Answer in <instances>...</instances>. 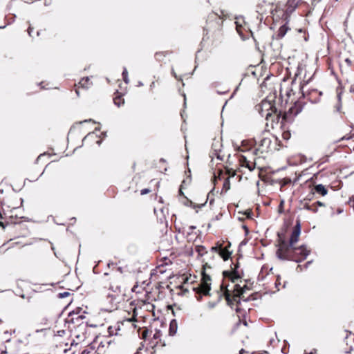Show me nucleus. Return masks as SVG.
<instances>
[{
    "mask_svg": "<svg viewBox=\"0 0 354 354\" xmlns=\"http://www.w3.org/2000/svg\"><path fill=\"white\" fill-rule=\"evenodd\" d=\"M276 93L268 95L259 104L255 106V109L262 116L265 117L266 126L269 125L274 128V125L280 123L281 125L286 122H291L295 116L305 109L306 103L304 100L299 98L296 101L288 110L283 111L277 104Z\"/></svg>",
    "mask_w": 354,
    "mask_h": 354,
    "instance_id": "nucleus-1",
    "label": "nucleus"
},
{
    "mask_svg": "<svg viewBox=\"0 0 354 354\" xmlns=\"http://www.w3.org/2000/svg\"><path fill=\"white\" fill-rule=\"evenodd\" d=\"M281 147L280 141L278 138L270 135V136H262L259 142L255 138L245 139V152L248 153L245 156V168H248L250 171L254 172V183H259L261 169L257 168L256 170V158H254L253 161L248 160L250 155H257L258 151L261 153H266L272 151L279 150Z\"/></svg>",
    "mask_w": 354,
    "mask_h": 354,
    "instance_id": "nucleus-2",
    "label": "nucleus"
},
{
    "mask_svg": "<svg viewBox=\"0 0 354 354\" xmlns=\"http://www.w3.org/2000/svg\"><path fill=\"white\" fill-rule=\"evenodd\" d=\"M223 275L225 277H228L234 284L232 290L226 289L224 295L227 304L238 313L239 321L236 324V327H238L242 321L241 315H240L242 311L241 297L243 294V288L240 285L241 277L236 269H234L232 272L225 271L223 272Z\"/></svg>",
    "mask_w": 354,
    "mask_h": 354,
    "instance_id": "nucleus-3",
    "label": "nucleus"
},
{
    "mask_svg": "<svg viewBox=\"0 0 354 354\" xmlns=\"http://www.w3.org/2000/svg\"><path fill=\"white\" fill-rule=\"evenodd\" d=\"M310 251L304 246L290 248L288 246V243L281 239H279V243L277 250V255L281 259L291 260L296 262H300L305 260Z\"/></svg>",
    "mask_w": 354,
    "mask_h": 354,
    "instance_id": "nucleus-4",
    "label": "nucleus"
},
{
    "mask_svg": "<svg viewBox=\"0 0 354 354\" xmlns=\"http://www.w3.org/2000/svg\"><path fill=\"white\" fill-rule=\"evenodd\" d=\"M222 144L219 140H214L212 145V151L210 152V158H212V162L215 161V159L222 161L224 158V154L221 149Z\"/></svg>",
    "mask_w": 354,
    "mask_h": 354,
    "instance_id": "nucleus-5",
    "label": "nucleus"
},
{
    "mask_svg": "<svg viewBox=\"0 0 354 354\" xmlns=\"http://www.w3.org/2000/svg\"><path fill=\"white\" fill-rule=\"evenodd\" d=\"M231 246V243L227 242L224 246V243H218L216 246L212 247L211 250L213 252H217L219 256L224 260H227L230 255L232 254V251L229 250Z\"/></svg>",
    "mask_w": 354,
    "mask_h": 354,
    "instance_id": "nucleus-6",
    "label": "nucleus"
},
{
    "mask_svg": "<svg viewBox=\"0 0 354 354\" xmlns=\"http://www.w3.org/2000/svg\"><path fill=\"white\" fill-rule=\"evenodd\" d=\"M210 281H211L210 277L205 274H203L201 283L198 285V286L197 288H195L197 293L203 294L204 295H209V292L211 289L210 288V285H211Z\"/></svg>",
    "mask_w": 354,
    "mask_h": 354,
    "instance_id": "nucleus-7",
    "label": "nucleus"
},
{
    "mask_svg": "<svg viewBox=\"0 0 354 354\" xmlns=\"http://www.w3.org/2000/svg\"><path fill=\"white\" fill-rule=\"evenodd\" d=\"M301 89L303 90V86L301 87ZM302 94L304 98L306 97L308 100L312 103L319 102L322 96V92L318 91L316 88L310 89L306 92V93L302 91Z\"/></svg>",
    "mask_w": 354,
    "mask_h": 354,
    "instance_id": "nucleus-8",
    "label": "nucleus"
},
{
    "mask_svg": "<svg viewBox=\"0 0 354 354\" xmlns=\"http://www.w3.org/2000/svg\"><path fill=\"white\" fill-rule=\"evenodd\" d=\"M259 281H264L262 283L261 286L264 287V290L266 292L274 293L276 292V288L274 284V281H272L270 279H266V275L263 276V269L258 276Z\"/></svg>",
    "mask_w": 354,
    "mask_h": 354,
    "instance_id": "nucleus-9",
    "label": "nucleus"
},
{
    "mask_svg": "<svg viewBox=\"0 0 354 354\" xmlns=\"http://www.w3.org/2000/svg\"><path fill=\"white\" fill-rule=\"evenodd\" d=\"M266 279H270L272 281H274V286L276 288V292L279 291L280 290L286 288L287 282L283 281L281 282V278L279 275L275 276L272 273V274H266Z\"/></svg>",
    "mask_w": 354,
    "mask_h": 354,
    "instance_id": "nucleus-10",
    "label": "nucleus"
},
{
    "mask_svg": "<svg viewBox=\"0 0 354 354\" xmlns=\"http://www.w3.org/2000/svg\"><path fill=\"white\" fill-rule=\"evenodd\" d=\"M302 0H288L286 4V11L284 15L287 20L289 15L292 13L299 6Z\"/></svg>",
    "mask_w": 354,
    "mask_h": 354,
    "instance_id": "nucleus-11",
    "label": "nucleus"
},
{
    "mask_svg": "<svg viewBox=\"0 0 354 354\" xmlns=\"http://www.w3.org/2000/svg\"><path fill=\"white\" fill-rule=\"evenodd\" d=\"M301 228L299 224L296 225L292 232V234L290 237L289 243H288V246L290 248L294 247L295 243H296L300 235Z\"/></svg>",
    "mask_w": 354,
    "mask_h": 354,
    "instance_id": "nucleus-12",
    "label": "nucleus"
},
{
    "mask_svg": "<svg viewBox=\"0 0 354 354\" xmlns=\"http://www.w3.org/2000/svg\"><path fill=\"white\" fill-rule=\"evenodd\" d=\"M311 194H317L319 196H324L328 194L327 188L322 184L315 185L311 189Z\"/></svg>",
    "mask_w": 354,
    "mask_h": 354,
    "instance_id": "nucleus-13",
    "label": "nucleus"
},
{
    "mask_svg": "<svg viewBox=\"0 0 354 354\" xmlns=\"http://www.w3.org/2000/svg\"><path fill=\"white\" fill-rule=\"evenodd\" d=\"M290 30V28L286 25V24H284L283 26H281L277 32V35H276V39H282L285 35L287 33V32Z\"/></svg>",
    "mask_w": 354,
    "mask_h": 354,
    "instance_id": "nucleus-14",
    "label": "nucleus"
},
{
    "mask_svg": "<svg viewBox=\"0 0 354 354\" xmlns=\"http://www.w3.org/2000/svg\"><path fill=\"white\" fill-rule=\"evenodd\" d=\"M294 81H292L291 85L290 86H288L287 88H283L281 86L280 95H286V96L290 97L291 95L292 92L293 91L292 85L294 84Z\"/></svg>",
    "mask_w": 354,
    "mask_h": 354,
    "instance_id": "nucleus-15",
    "label": "nucleus"
},
{
    "mask_svg": "<svg viewBox=\"0 0 354 354\" xmlns=\"http://www.w3.org/2000/svg\"><path fill=\"white\" fill-rule=\"evenodd\" d=\"M236 21L234 22V24H236V30L238 32V34L241 36V37L242 38L243 37V30H242V24L241 23L240 21H243V19L240 17H236Z\"/></svg>",
    "mask_w": 354,
    "mask_h": 354,
    "instance_id": "nucleus-16",
    "label": "nucleus"
},
{
    "mask_svg": "<svg viewBox=\"0 0 354 354\" xmlns=\"http://www.w3.org/2000/svg\"><path fill=\"white\" fill-rule=\"evenodd\" d=\"M261 297V294L256 291L253 293L250 294L247 297H245V301H254Z\"/></svg>",
    "mask_w": 354,
    "mask_h": 354,
    "instance_id": "nucleus-17",
    "label": "nucleus"
},
{
    "mask_svg": "<svg viewBox=\"0 0 354 354\" xmlns=\"http://www.w3.org/2000/svg\"><path fill=\"white\" fill-rule=\"evenodd\" d=\"M177 330V323L176 320H172L169 325V335H174L176 334Z\"/></svg>",
    "mask_w": 354,
    "mask_h": 354,
    "instance_id": "nucleus-18",
    "label": "nucleus"
},
{
    "mask_svg": "<svg viewBox=\"0 0 354 354\" xmlns=\"http://www.w3.org/2000/svg\"><path fill=\"white\" fill-rule=\"evenodd\" d=\"M304 208L308 211H310L313 213H315L317 212V208L315 207V203H313L310 205L309 203H306L304 205Z\"/></svg>",
    "mask_w": 354,
    "mask_h": 354,
    "instance_id": "nucleus-19",
    "label": "nucleus"
},
{
    "mask_svg": "<svg viewBox=\"0 0 354 354\" xmlns=\"http://www.w3.org/2000/svg\"><path fill=\"white\" fill-rule=\"evenodd\" d=\"M79 84L82 87V88H88L90 84H91V82H90V80L88 77H85V78H82L80 82H79Z\"/></svg>",
    "mask_w": 354,
    "mask_h": 354,
    "instance_id": "nucleus-20",
    "label": "nucleus"
},
{
    "mask_svg": "<svg viewBox=\"0 0 354 354\" xmlns=\"http://www.w3.org/2000/svg\"><path fill=\"white\" fill-rule=\"evenodd\" d=\"M338 97V102L337 104L335 106V111L339 113L344 114V113L342 111V100H341V95L339 94L337 95Z\"/></svg>",
    "mask_w": 354,
    "mask_h": 354,
    "instance_id": "nucleus-21",
    "label": "nucleus"
},
{
    "mask_svg": "<svg viewBox=\"0 0 354 354\" xmlns=\"http://www.w3.org/2000/svg\"><path fill=\"white\" fill-rule=\"evenodd\" d=\"M291 179L290 178H284L282 180H280L279 184L281 185V191L283 190V188L286 187L288 185H290L291 183Z\"/></svg>",
    "mask_w": 354,
    "mask_h": 354,
    "instance_id": "nucleus-22",
    "label": "nucleus"
},
{
    "mask_svg": "<svg viewBox=\"0 0 354 354\" xmlns=\"http://www.w3.org/2000/svg\"><path fill=\"white\" fill-rule=\"evenodd\" d=\"M254 213L251 209H248L245 210V220L248 219L250 221H254L252 216Z\"/></svg>",
    "mask_w": 354,
    "mask_h": 354,
    "instance_id": "nucleus-23",
    "label": "nucleus"
},
{
    "mask_svg": "<svg viewBox=\"0 0 354 354\" xmlns=\"http://www.w3.org/2000/svg\"><path fill=\"white\" fill-rule=\"evenodd\" d=\"M254 284V281H251L250 279H245V294L247 290H251Z\"/></svg>",
    "mask_w": 354,
    "mask_h": 354,
    "instance_id": "nucleus-24",
    "label": "nucleus"
},
{
    "mask_svg": "<svg viewBox=\"0 0 354 354\" xmlns=\"http://www.w3.org/2000/svg\"><path fill=\"white\" fill-rule=\"evenodd\" d=\"M122 75V77H123L124 82L126 84H128L129 82V77H128V71H127V68L125 67L123 69Z\"/></svg>",
    "mask_w": 354,
    "mask_h": 354,
    "instance_id": "nucleus-25",
    "label": "nucleus"
},
{
    "mask_svg": "<svg viewBox=\"0 0 354 354\" xmlns=\"http://www.w3.org/2000/svg\"><path fill=\"white\" fill-rule=\"evenodd\" d=\"M113 102H114V104L118 106H120L121 104H123L124 102V100L122 98H121L120 97H115L113 100Z\"/></svg>",
    "mask_w": 354,
    "mask_h": 354,
    "instance_id": "nucleus-26",
    "label": "nucleus"
},
{
    "mask_svg": "<svg viewBox=\"0 0 354 354\" xmlns=\"http://www.w3.org/2000/svg\"><path fill=\"white\" fill-rule=\"evenodd\" d=\"M107 299H110V302L111 303H113V302H118V295H111V294H109L108 295V297H107Z\"/></svg>",
    "mask_w": 354,
    "mask_h": 354,
    "instance_id": "nucleus-27",
    "label": "nucleus"
},
{
    "mask_svg": "<svg viewBox=\"0 0 354 354\" xmlns=\"http://www.w3.org/2000/svg\"><path fill=\"white\" fill-rule=\"evenodd\" d=\"M290 132L289 131H285L282 133V138L285 140H288L290 138Z\"/></svg>",
    "mask_w": 354,
    "mask_h": 354,
    "instance_id": "nucleus-28",
    "label": "nucleus"
},
{
    "mask_svg": "<svg viewBox=\"0 0 354 354\" xmlns=\"http://www.w3.org/2000/svg\"><path fill=\"white\" fill-rule=\"evenodd\" d=\"M315 203V207L318 209V207H325V204L320 201H317Z\"/></svg>",
    "mask_w": 354,
    "mask_h": 354,
    "instance_id": "nucleus-29",
    "label": "nucleus"
},
{
    "mask_svg": "<svg viewBox=\"0 0 354 354\" xmlns=\"http://www.w3.org/2000/svg\"><path fill=\"white\" fill-rule=\"evenodd\" d=\"M345 62L346 63L347 66H353V62L350 58H346Z\"/></svg>",
    "mask_w": 354,
    "mask_h": 354,
    "instance_id": "nucleus-30",
    "label": "nucleus"
},
{
    "mask_svg": "<svg viewBox=\"0 0 354 354\" xmlns=\"http://www.w3.org/2000/svg\"><path fill=\"white\" fill-rule=\"evenodd\" d=\"M68 295H69V292H63V293H59V297L60 298H64V297H67Z\"/></svg>",
    "mask_w": 354,
    "mask_h": 354,
    "instance_id": "nucleus-31",
    "label": "nucleus"
},
{
    "mask_svg": "<svg viewBox=\"0 0 354 354\" xmlns=\"http://www.w3.org/2000/svg\"><path fill=\"white\" fill-rule=\"evenodd\" d=\"M205 248H204V247H203V246H200V247H198V253H199L200 254H201V255H202V254H203V252H205Z\"/></svg>",
    "mask_w": 354,
    "mask_h": 354,
    "instance_id": "nucleus-32",
    "label": "nucleus"
},
{
    "mask_svg": "<svg viewBox=\"0 0 354 354\" xmlns=\"http://www.w3.org/2000/svg\"><path fill=\"white\" fill-rule=\"evenodd\" d=\"M136 315H137L136 310V309H134L133 317L129 319V321H136Z\"/></svg>",
    "mask_w": 354,
    "mask_h": 354,
    "instance_id": "nucleus-33",
    "label": "nucleus"
},
{
    "mask_svg": "<svg viewBox=\"0 0 354 354\" xmlns=\"http://www.w3.org/2000/svg\"><path fill=\"white\" fill-rule=\"evenodd\" d=\"M349 205L354 207V198H351L348 202Z\"/></svg>",
    "mask_w": 354,
    "mask_h": 354,
    "instance_id": "nucleus-34",
    "label": "nucleus"
},
{
    "mask_svg": "<svg viewBox=\"0 0 354 354\" xmlns=\"http://www.w3.org/2000/svg\"><path fill=\"white\" fill-rule=\"evenodd\" d=\"M149 192V189H142V190H141V194H142V195L146 194H147Z\"/></svg>",
    "mask_w": 354,
    "mask_h": 354,
    "instance_id": "nucleus-35",
    "label": "nucleus"
},
{
    "mask_svg": "<svg viewBox=\"0 0 354 354\" xmlns=\"http://www.w3.org/2000/svg\"><path fill=\"white\" fill-rule=\"evenodd\" d=\"M316 353H317V350L316 349H313L310 353H308L306 351H305V354H316Z\"/></svg>",
    "mask_w": 354,
    "mask_h": 354,
    "instance_id": "nucleus-36",
    "label": "nucleus"
},
{
    "mask_svg": "<svg viewBox=\"0 0 354 354\" xmlns=\"http://www.w3.org/2000/svg\"><path fill=\"white\" fill-rule=\"evenodd\" d=\"M31 32H32V28L29 27L28 29V33L30 36H31Z\"/></svg>",
    "mask_w": 354,
    "mask_h": 354,
    "instance_id": "nucleus-37",
    "label": "nucleus"
},
{
    "mask_svg": "<svg viewBox=\"0 0 354 354\" xmlns=\"http://www.w3.org/2000/svg\"><path fill=\"white\" fill-rule=\"evenodd\" d=\"M248 228L247 226L245 225V236L247 235L248 234Z\"/></svg>",
    "mask_w": 354,
    "mask_h": 354,
    "instance_id": "nucleus-38",
    "label": "nucleus"
},
{
    "mask_svg": "<svg viewBox=\"0 0 354 354\" xmlns=\"http://www.w3.org/2000/svg\"><path fill=\"white\" fill-rule=\"evenodd\" d=\"M281 351H282V353H285V354L288 353V351H286V347H283V348L281 349Z\"/></svg>",
    "mask_w": 354,
    "mask_h": 354,
    "instance_id": "nucleus-39",
    "label": "nucleus"
},
{
    "mask_svg": "<svg viewBox=\"0 0 354 354\" xmlns=\"http://www.w3.org/2000/svg\"><path fill=\"white\" fill-rule=\"evenodd\" d=\"M112 327H109L108 330H109V333L111 335L113 333V330H112Z\"/></svg>",
    "mask_w": 354,
    "mask_h": 354,
    "instance_id": "nucleus-40",
    "label": "nucleus"
},
{
    "mask_svg": "<svg viewBox=\"0 0 354 354\" xmlns=\"http://www.w3.org/2000/svg\"><path fill=\"white\" fill-rule=\"evenodd\" d=\"M118 270L120 272V273H122L123 271H122V268L121 267H118Z\"/></svg>",
    "mask_w": 354,
    "mask_h": 354,
    "instance_id": "nucleus-41",
    "label": "nucleus"
},
{
    "mask_svg": "<svg viewBox=\"0 0 354 354\" xmlns=\"http://www.w3.org/2000/svg\"><path fill=\"white\" fill-rule=\"evenodd\" d=\"M345 139H346V138H345V137H344V138H342V140H345ZM351 139V137H348V138H346V140H350Z\"/></svg>",
    "mask_w": 354,
    "mask_h": 354,
    "instance_id": "nucleus-42",
    "label": "nucleus"
},
{
    "mask_svg": "<svg viewBox=\"0 0 354 354\" xmlns=\"http://www.w3.org/2000/svg\"><path fill=\"white\" fill-rule=\"evenodd\" d=\"M239 354H243V348H241L240 351H239Z\"/></svg>",
    "mask_w": 354,
    "mask_h": 354,
    "instance_id": "nucleus-43",
    "label": "nucleus"
},
{
    "mask_svg": "<svg viewBox=\"0 0 354 354\" xmlns=\"http://www.w3.org/2000/svg\"><path fill=\"white\" fill-rule=\"evenodd\" d=\"M0 226H2V227H3V228H4V227H5V226H4V223H3V222H0Z\"/></svg>",
    "mask_w": 354,
    "mask_h": 354,
    "instance_id": "nucleus-44",
    "label": "nucleus"
},
{
    "mask_svg": "<svg viewBox=\"0 0 354 354\" xmlns=\"http://www.w3.org/2000/svg\"><path fill=\"white\" fill-rule=\"evenodd\" d=\"M0 217L1 218H3L2 212L0 210Z\"/></svg>",
    "mask_w": 354,
    "mask_h": 354,
    "instance_id": "nucleus-45",
    "label": "nucleus"
},
{
    "mask_svg": "<svg viewBox=\"0 0 354 354\" xmlns=\"http://www.w3.org/2000/svg\"><path fill=\"white\" fill-rule=\"evenodd\" d=\"M283 202L281 201V203H280V205H279V207H283Z\"/></svg>",
    "mask_w": 354,
    "mask_h": 354,
    "instance_id": "nucleus-46",
    "label": "nucleus"
},
{
    "mask_svg": "<svg viewBox=\"0 0 354 354\" xmlns=\"http://www.w3.org/2000/svg\"><path fill=\"white\" fill-rule=\"evenodd\" d=\"M237 218H238V219H239V220H240V221H241V220L243 219V218H242L241 216H238V217H237Z\"/></svg>",
    "mask_w": 354,
    "mask_h": 354,
    "instance_id": "nucleus-47",
    "label": "nucleus"
},
{
    "mask_svg": "<svg viewBox=\"0 0 354 354\" xmlns=\"http://www.w3.org/2000/svg\"><path fill=\"white\" fill-rule=\"evenodd\" d=\"M238 214H241V215H243V213H242L241 211H239V212H238Z\"/></svg>",
    "mask_w": 354,
    "mask_h": 354,
    "instance_id": "nucleus-48",
    "label": "nucleus"
},
{
    "mask_svg": "<svg viewBox=\"0 0 354 354\" xmlns=\"http://www.w3.org/2000/svg\"><path fill=\"white\" fill-rule=\"evenodd\" d=\"M225 91H218V93H224Z\"/></svg>",
    "mask_w": 354,
    "mask_h": 354,
    "instance_id": "nucleus-49",
    "label": "nucleus"
},
{
    "mask_svg": "<svg viewBox=\"0 0 354 354\" xmlns=\"http://www.w3.org/2000/svg\"><path fill=\"white\" fill-rule=\"evenodd\" d=\"M241 146H243V140L241 142Z\"/></svg>",
    "mask_w": 354,
    "mask_h": 354,
    "instance_id": "nucleus-50",
    "label": "nucleus"
},
{
    "mask_svg": "<svg viewBox=\"0 0 354 354\" xmlns=\"http://www.w3.org/2000/svg\"><path fill=\"white\" fill-rule=\"evenodd\" d=\"M243 244V241H241L239 244V246H241Z\"/></svg>",
    "mask_w": 354,
    "mask_h": 354,
    "instance_id": "nucleus-51",
    "label": "nucleus"
},
{
    "mask_svg": "<svg viewBox=\"0 0 354 354\" xmlns=\"http://www.w3.org/2000/svg\"><path fill=\"white\" fill-rule=\"evenodd\" d=\"M77 95H79V91L77 90L75 91Z\"/></svg>",
    "mask_w": 354,
    "mask_h": 354,
    "instance_id": "nucleus-52",
    "label": "nucleus"
},
{
    "mask_svg": "<svg viewBox=\"0 0 354 354\" xmlns=\"http://www.w3.org/2000/svg\"><path fill=\"white\" fill-rule=\"evenodd\" d=\"M172 73H173V75H174L175 77H176V74H175V73H174V71H172Z\"/></svg>",
    "mask_w": 354,
    "mask_h": 354,
    "instance_id": "nucleus-53",
    "label": "nucleus"
},
{
    "mask_svg": "<svg viewBox=\"0 0 354 354\" xmlns=\"http://www.w3.org/2000/svg\"><path fill=\"white\" fill-rule=\"evenodd\" d=\"M153 84H154V82H152V84L150 85V87H152Z\"/></svg>",
    "mask_w": 354,
    "mask_h": 354,
    "instance_id": "nucleus-54",
    "label": "nucleus"
},
{
    "mask_svg": "<svg viewBox=\"0 0 354 354\" xmlns=\"http://www.w3.org/2000/svg\"><path fill=\"white\" fill-rule=\"evenodd\" d=\"M153 84H154V82H152V84L150 85V87H152Z\"/></svg>",
    "mask_w": 354,
    "mask_h": 354,
    "instance_id": "nucleus-55",
    "label": "nucleus"
},
{
    "mask_svg": "<svg viewBox=\"0 0 354 354\" xmlns=\"http://www.w3.org/2000/svg\"><path fill=\"white\" fill-rule=\"evenodd\" d=\"M153 84H154V82H152V84L150 85V87H152Z\"/></svg>",
    "mask_w": 354,
    "mask_h": 354,
    "instance_id": "nucleus-56",
    "label": "nucleus"
},
{
    "mask_svg": "<svg viewBox=\"0 0 354 354\" xmlns=\"http://www.w3.org/2000/svg\"><path fill=\"white\" fill-rule=\"evenodd\" d=\"M244 324H245V326H247V323H246L245 320Z\"/></svg>",
    "mask_w": 354,
    "mask_h": 354,
    "instance_id": "nucleus-57",
    "label": "nucleus"
},
{
    "mask_svg": "<svg viewBox=\"0 0 354 354\" xmlns=\"http://www.w3.org/2000/svg\"><path fill=\"white\" fill-rule=\"evenodd\" d=\"M139 85L142 86V82H140V83H139Z\"/></svg>",
    "mask_w": 354,
    "mask_h": 354,
    "instance_id": "nucleus-58",
    "label": "nucleus"
},
{
    "mask_svg": "<svg viewBox=\"0 0 354 354\" xmlns=\"http://www.w3.org/2000/svg\"><path fill=\"white\" fill-rule=\"evenodd\" d=\"M300 267H301V266H300V265H298V266H297V269H298V268H300Z\"/></svg>",
    "mask_w": 354,
    "mask_h": 354,
    "instance_id": "nucleus-59",
    "label": "nucleus"
},
{
    "mask_svg": "<svg viewBox=\"0 0 354 354\" xmlns=\"http://www.w3.org/2000/svg\"><path fill=\"white\" fill-rule=\"evenodd\" d=\"M245 354H248L247 352L245 351ZM252 354H254V353H252Z\"/></svg>",
    "mask_w": 354,
    "mask_h": 354,
    "instance_id": "nucleus-60",
    "label": "nucleus"
},
{
    "mask_svg": "<svg viewBox=\"0 0 354 354\" xmlns=\"http://www.w3.org/2000/svg\"><path fill=\"white\" fill-rule=\"evenodd\" d=\"M353 150H354V145H353Z\"/></svg>",
    "mask_w": 354,
    "mask_h": 354,
    "instance_id": "nucleus-61",
    "label": "nucleus"
}]
</instances>
